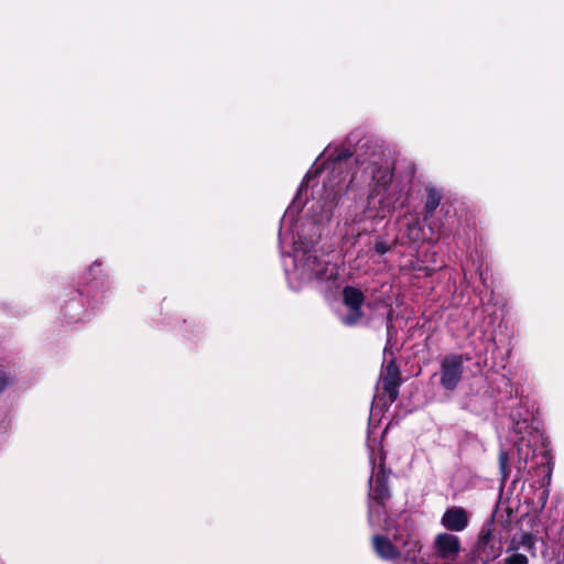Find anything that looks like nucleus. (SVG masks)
<instances>
[{
    "mask_svg": "<svg viewBox=\"0 0 564 564\" xmlns=\"http://www.w3.org/2000/svg\"><path fill=\"white\" fill-rule=\"evenodd\" d=\"M489 534H490L489 530L486 532L485 531L481 532V536L478 542L479 547L488 543Z\"/></svg>",
    "mask_w": 564,
    "mask_h": 564,
    "instance_id": "18",
    "label": "nucleus"
},
{
    "mask_svg": "<svg viewBox=\"0 0 564 564\" xmlns=\"http://www.w3.org/2000/svg\"><path fill=\"white\" fill-rule=\"evenodd\" d=\"M10 378L4 371H0V393L9 386Z\"/></svg>",
    "mask_w": 564,
    "mask_h": 564,
    "instance_id": "17",
    "label": "nucleus"
},
{
    "mask_svg": "<svg viewBox=\"0 0 564 564\" xmlns=\"http://www.w3.org/2000/svg\"><path fill=\"white\" fill-rule=\"evenodd\" d=\"M410 191V182H393V163L383 145L364 141L354 153L343 145L326 147L281 219L279 241L290 288L297 291L314 284L325 292L339 288V268L321 240L346 195L360 210L345 225L403 207Z\"/></svg>",
    "mask_w": 564,
    "mask_h": 564,
    "instance_id": "1",
    "label": "nucleus"
},
{
    "mask_svg": "<svg viewBox=\"0 0 564 564\" xmlns=\"http://www.w3.org/2000/svg\"><path fill=\"white\" fill-rule=\"evenodd\" d=\"M538 541V538L529 532H523L519 535H514L509 545L508 551H521L523 550L527 552L530 556L535 557L536 556V547L535 543Z\"/></svg>",
    "mask_w": 564,
    "mask_h": 564,
    "instance_id": "12",
    "label": "nucleus"
},
{
    "mask_svg": "<svg viewBox=\"0 0 564 564\" xmlns=\"http://www.w3.org/2000/svg\"><path fill=\"white\" fill-rule=\"evenodd\" d=\"M499 466L502 473L503 479L507 478V468H508V454L505 451L500 452L499 455Z\"/></svg>",
    "mask_w": 564,
    "mask_h": 564,
    "instance_id": "15",
    "label": "nucleus"
},
{
    "mask_svg": "<svg viewBox=\"0 0 564 564\" xmlns=\"http://www.w3.org/2000/svg\"><path fill=\"white\" fill-rule=\"evenodd\" d=\"M445 237L444 231L440 230L437 239H442Z\"/></svg>",
    "mask_w": 564,
    "mask_h": 564,
    "instance_id": "20",
    "label": "nucleus"
},
{
    "mask_svg": "<svg viewBox=\"0 0 564 564\" xmlns=\"http://www.w3.org/2000/svg\"><path fill=\"white\" fill-rule=\"evenodd\" d=\"M505 557V564H529L528 556L520 551H508Z\"/></svg>",
    "mask_w": 564,
    "mask_h": 564,
    "instance_id": "14",
    "label": "nucleus"
},
{
    "mask_svg": "<svg viewBox=\"0 0 564 564\" xmlns=\"http://www.w3.org/2000/svg\"><path fill=\"white\" fill-rule=\"evenodd\" d=\"M468 523V514L462 507L448 508L441 518V524L451 532H462Z\"/></svg>",
    "mask_w": 564,
    "mask_h": 564,
    "instance_id": "9",
    "label": "nucleus"
},
{
    "mask_svg": "<svg viewBox=\"0 0 564 564\" xmlns=\"http://www.w3.org/2000/svg\"><path fill=\"white\" fill-rule=\"evenodd\" d=\"M399 539L405 541L403 554L397 560L395 564H426L420 556L421 544L417 539L402 538Z\"/></svg>",
    "mask_w": 564,
    "mask_h": 564,
    "instance_id": "10",
    "label": "nucleus"
},
{
    "mask_svg": "<svg viewBox=\"0 0 564 564\" xmlns=\"http://www.w3.org/2000/svg\"><path fill=\"white\" fill-rule=\"evenodd\" d=\"M348 232H351V235L356 234L357 236L360 235V231L359 230L356 231L354 228H351L350 230H347L346 235H348Z\"/></svg>",
    "mask_w": 564,
    "mask_h": 564,
    "instance_id": "19",
    "label": "nucleus"
},
{
    "mask_svg": "<svg viewBox=\"0 0 564 564\" xmlns=\"http://www.w3.org/2000/svg\"><path fill=\"white\" fill-rule=\"evenodd\" d=\"M379 465L370 455L372 475L369 479L368 522L372 529H380L382 532L375 533L371 538V545L376 555L383 561L398 560L404 551L402 538L416 539L412 534V523L406 513H399L394 517L388 516L384 502L389 499L390 492L387 486L388 476L383 467V456L380 455Z\"/></svg>",
    "mask_w": 564,
    "mask_h": 564,
    "instance_id": "2",
    "label": "nucleus"
},
{
    "mask_svg": "<svg viewBox=\"0 0 564 564\" xmlns=\"http://www.w3.org/2000/svg\"><path fill=\"white\" fill-rule=\"evenodd\" d=\"M391 249V246L384 240H378L375 243V251L379 254H384Z\"/></svg>",
    "mask_w": 564,
    "mask_h": 564,
    "instance_id": "16",
    "label": "nucleus"
},
{
    "mask_svg": "<svg viewBox=\"0 0 564 564\" xmlns=\"http://www.w3.org/2000/svg\"><path fill=\"white\" fill-rule=\"evenodd\" d=\"M434 556L445 564L454 563L462 551L460 539L449 532L435 535L432 544Z\"/></svg>",
    "mask_w": 564,
    "mask_h": 564,
    "instance_id": "7",
    "label": "nucleus"
},
{
    "mask_svg": "<svg viewBox=\"0 0 564 564\" xmlns=\"http://www.w3.org/2000/svg\"><path fill=\"white\" fill-rule=\"evenodd\" d=\"M115 293V283L99 259L83 272V283L70 289L61 305V315L69 324L87 322L94 313L108 304Z\"/></svg>",
    "mask_w": 564,
    "mask_h": 564,
    "instance_id": "3",
    "label": "nucleus"
},
{
    "mask_svg": "<svg viewBox=\"0 0 564 564\" xmlns=\"http://www.w3.org/2000/svg\"><path fill=\"white\" fill-rule=\"evenodd\" d=\"M405 221V235L411 241H420L424 239L423 228L421 226V220L417 215H409L404 218Z\"/></svg>",
    "mask_w": 564,
    "mask_h": 564,
    "instance_id": "13",
    "label": "nucleus"
},
{
    "mask_svg": "<svg viewBox=\"0 0 564 564\" xmlns=\"http://www.w3.org/2000/svg\"><path fill=\"white\" fill-rule=\"evenodd\" d=\"M510 419L512 422L511 438L518 455L517 468L521 471L534 456L532 445L541 441L543 435L534 405L528 400L519 401L518 405L511 410Z\"/></svg>",
    "mask_w": 564,
    "mask_h": 564,
    "instance_id": "4",
    "label": "nucleus"
},
{
    "mask_svg": "<svg viewBox=\"0 0 564 564\" xmlns=\"http://www.w3.org/2000/svg\"><path fill=\"white\" fill-rule=\"evenodd\" d=\"M362 292L354 286H345L343 290V305L345 312L340 313V322L346 326H355L362 318Z\"/></svg>",
    "mask_w": 564,
    "mask_h": 564,
    "instance_id": "6",
    "label": "nucleus"
},
{
    "mask_svg": "<svg viewBox=\"0 0 564 564\" xmlns=\"http://www.w3.org/2000/svg\"><path fill=\"white\" fill-rule=\"evenodd\" d=\"M400 371L393 360L389 361L386 368L381 371L379 384L383 391L387 400L384 404H392L399 395L400 386Z\"/></svg>",
    "mask_w": 564,
    "mask_h": 564,
    "instance_id": "8",
    "label": "nucleus"
},
{
    "mask_svg": "<svg viewBox=\"0 0 564 564\" xmlns=\"http://www.w3.org/2000/svg\"><path fill=\"white\" fill-rule=\"evenodd\" d=\"M469 357L462 354H449L442 358L440 365V383L447 390L453 391L457 388L464 372V362Z\"/></svg>",
    "mask_w": 564,
    "mask_h": 564,
    "instance_id": "5",
    "label": "nucleus"
},
{
    "mask_svg": "<svg viewBox=\"0 0 564 564\" xmlns=\"http://www.w3.org/2000/svg\"><path fill=\"white\" fill-rule=\"evenodd\" d=\"M425 200H424V214L423 220L426 223L435 213L443 199V192L441 188L427 184L424 187Z\"/></svg>",
    "mask_w": 564,
    "mask_h": 564,
    "instance_id": "11",
    "label": "nucleus"
}]
</instances>
